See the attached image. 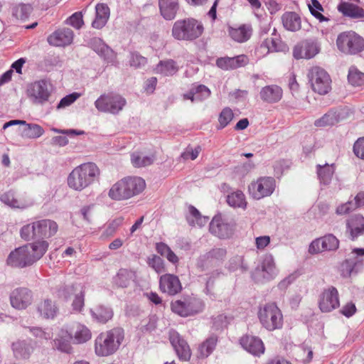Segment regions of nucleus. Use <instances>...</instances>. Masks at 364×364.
Wrapping results in <instances>:
<instances>
[{"label":"nucleus","mask_w":364,"mask_h":364,"mask_svg":"<svg viewBox=\"0 0 364 364\" xmlns=\"http://www.w3.org/2000/svg\"><path fill=\"white\" fill-rule=\"evenodd\" d=\"M355 311L356 308L355 304L353 303H348L343 307L341 313L346 317H350L355 314Z\"/></svg>","instance_id":"obj_64"},{"label":"nucleus","mask_w":364,"mask_h":364,"mask_svg":"<svg viewBox=\"0 0 364 364\" xmlns=\"http://www.w3.org/2000/svg\"><path fill=\"white\" fill-rule=\"evenodd\" d=\"M218 342V337L215 335L209 336L199 347L200 355L208 357L215 349Z\"/></svg>","instance_id":"obj_46"},{"label":"nucleus","mask_w":364,"mask_h":364,"mask_svg":"<svg viewBox=\"0 0 364 364\" xmlns=\"http://www.w3.org/2000/svg\"><path fill=\"white\" fill-rule=\"evenodd\" d=\"M154 160L153 155H146L142 152H134L131 155V161L134 167L141 168L151 165Z\"/></svg>","instance_id":"obj_45"},{"label":"nucleus","mask_w":364,"mask_h":364,"mask_svg":"<svg viewBox=\"0 0 364 364\" xmlns=\"http://www.w3.org/2000/svg\"><path fill=\"white\" fill-rule=\"evenodd\" d=\"M248 63V58L245 55H240L233 58L223 57L216 60L218 68L224 70H233L245 65Z\"/></svg>","instance_id":"obj_26"},{"label":"nucleus","mask_w":364,"mask_h":364,"mask_svg":"<svg viewBox=\"0 0 364 364\" xmlns=\"http://www.w3.org/2000/svg\"><path fill=\"white\" fill-rule=\"evenodd\" d=\"M58 230L56 222L50 219H41L24 225L20 229V237L25 241L39 238L44 240L54 236Z\"/></svg>","instance_id":"obj_4"},{"label":"nucleus","mask_w":364,"mask_h":364,"mask_svg":"<svg viewBox=\"0 0 364 364\" xmlns=\"http://www.w3.org/2000/svg\"><path fill=\"white\" fill-rule=\"evenodd\" d=\"M13 351L17 358H28L33 351V348L25 341H18L13 343Z\"/></svg>","instance_id":"obj_43"},{"label":"nucleus","mask_w":364,"mask_h":364,"mask_svg":"<svg viewBox=\"0 0 364 364\" xmlns=\"http://www.w3.org/2000/svg\"><path fill=\"white\" fill-rule=\"evenodd\" d=\"M201 150H202V149H201L200 146H197L194 149L188 147L185 150V151H183L181 154V157L184 160H188V159L195 160L198 156Z\"/></svg>","instance_id":"obj_56"},{"label":"nucleus","mask_w":364,"mask_h":364,"mask_svg":"<svg viewBox=\"0 0 364 364\" xmlns=\"http://www.w3.org/2000/svg\"><path fill=\"white\" fill-rule=\"evenodd\" d=\"M145 187V181L141 177H124L112 186L108 196L115 200H127L141 193Z\"/></svg>","instance_id":"obj_3"},{"label":"nucleus","mask_w":364,"mask_h":364,"mask_svg":"<svg viewBox=\"0 0 364 364\" xmlns=\"http://www.w3.org/2000/svg\"><path fill=\"white\" fill-rule=\"evenodd\" d=\"M304 58L310 59L314 57L318 52L319 49L316 43L314 42H304Z\"/></svg>","instance_id":"obj_52"},{"label":"nucleus","mask_w":364,"mask_h":364,"mask_svg":"<svg viewBox=\"0 0 364 364\" xmlns=\"http://www.w3.org/2000/svg\"><path fill=\"white\" fill-rule=\"evenodd\" d=\"M72 338L74 343L81 344L86 343L92 338L90 330L84 324L75 323L72 330Z\"/></svg>","instance_id":"obj_34"},{"label":"nucleus","mask_w":364,"mask_h":364,"mask_svg":"<svg viewBox=\"0 0 364 364\" xmlns=\"http://www.w3.org/2000/svg\"><path fill=\"white\" fill-rule=\"evenodd\" d=\"M272 52L269 38L265 39L255 50V54L258 58H262Z\"/></svg>","instance_id":"obj_59"},{"label":"nucleus","mask_w":364,"mask_h":364,"mask_svg":"<svg viewBox=\"0 0 364 364\" xmlns=\"http://www.w3.org/2000/svg\"><path fill=\"white\" fill-rule=\"evenodd\" d=\"M260 269L264 273H270L276 269L274 260L272 255H267L264 257Z\"/></svg>","instance_id":"obj_53"},{"label":"nucleus","mask_w":364,"mask_h":364,"mask_svg":"<svg viewBox=\"0 0 364 364\" xmlns=\"http://www.w3.org/2000/svg\"><path fill=\"white\" fill-rule=\"evenodd\" d=\"M340 121V114L333 110H331L321 118L314 122V125L318 127L332 126Z\"/></svg>","instance_id":"obj_44"},{"label":"nucleus","mask_w":364,"mask_h":364,"mask_svg":"<svg viewBox=\"0 0 364 364\" xmlns=\"http://www.w3.org/2000/svg\"><path fill=\"white\" fill-rule=\"evenodd\" d=\"M338 10L345 16L351 18H361L364 17V9L361 7L348 2H341L338 5Z\"/></svg>","instance_id":"obj_36"},{"label":"nucleus","mask_w":364,"mask_h":364,"mask_svg":"<svg viewBox=\"0 0 364 364\" xmlns=\"http://www.w3.org/2000/svg\"><path fill=\"white\" fill-rule=\"evenodd\" d=\"M159 9L161 14L166 20L175 18L178 10V0H159Z\"/></svg>","instance_id":"obj_37"},{"label":"nucleus","mask_w":364,"mask_h":364,"mask_svg":"<svg viewBox=\"0 0 364 364\" xmlns=\"http://www.w3.org/2000/svg\"><path fill=\"white\" fill-rule=\"evenodd\" d=\"M178 70L175 61L173 60H161L155 68L156 73L165 76L173 75Z\"/></svg>","instance_id":"obj_42"},{"label":"nucleus","mask_w":364,"mask_h":364,"mask_svg":"<svg viewBox=\"0 0 364 364\" xmlns=\"http://www.w3.org/2000/svg\"><path fill=\"white\" fill-rule=\"evenodd\" d=\"M37 311L43 318L53 319L58 314L59 308L55 301L45 299L38 304Z\"/></svg>","instance_id":"obj_27"},{"label":"nucleus","mask_w":364,"mask_h":364,"mask_svg":"<svg viewBox=\"0 0 364 364\" xmlns=\"http://www.w3.org/2000/svg\"><path fill=\"white\" fill-rule=\"evenodd\" d=\"M228 33L233 41L242 43L247 42L251 38L252 28L249 24L229 26L228 27Z\"/></svg>","instance_id":"obj_22"},{"label":"nucleus","mask_w":364,"mask_h":364,"mask_svg":"<svg viewBox=\"0 0 364 364\" xmlns=\"http://www.w3.org/2000/svg\"><path fill=\"white\" fill-rule=\"evenodd\" d=\"M146 63V59L136 53L130 55L129 65L132 67L140 68Z\"/></svg>","instance_id":"obj_58"},{"label":"nucleus","mask_w":364,"mask_h":364,"mask_svg":"<svg viewBox=\"0 0 364 364\" xmlns=\"http://www.w3.org/2000/svg\"><path fill=\"white\" fill-rule=\"evenodd\" d=\"M228 204L234 208L245 209L247 207V200L245 194L241 191H235L227 196Z\"/></svg>","instance_id":"obj_40"},{"label":"nucleus","mask_w":364,"mask_h":364,"mask_svg":"<svg viewBox=\"0 0 364 364\" xmlns=\"http://www.w3.org/2000/svg\"><path fill=\"white\" fill-rule=\"evenodd\" d=\"M32 10L33 8L30 4H21L13 9V15L17 19L25 21L29 17Z\"/></svg>","instance_id":"obj_50"},{"label":"nucleus","mask_w":364,"mask_h":364,"mask_svg":"<svg viewBox=\"0 0 364 364\" xmlns=\"http://www.w3.org/2000/svg\"><path fill=\"white\" fill-rule=\"evenodd\" d=\"M257 316L262 326L268 331H274L282 327V314L274 303L261 306L258 310Z\"/></svg>","instance_id":"obj_7"},{"label":"nucleus","mask_w":364,"mask_h":364,"mask_svg":"<svg viewBox=\"0 0 364 364\" xmlns=\"http://www.w3.org/2000/svg\"><path fill=\"white\" fill-rule=\"evenodd\" d=\"M74 33L70 28L58 29L48 37V42L53 46H65L73 41Z\"/></svg>","instance_id":"obj_25"},{"label":"nucleus","mask_w":364,"mask_h":364,"mask_svg":"<svg viewBox=\"0 0 364 364\" xmlns=\"http://www.w3.org/2000/svg\"><path fill=\"white\" fill-rule=\"evenodd\" d=\"M169 340L181 360H188L190 359L191 355L190 347L177 331H170Z\"/></svg>","instance_id":"obj_19"},{"label":"nucleus","mask_w":364,"mask_h":364,"mask_svg":"<svg viewBox=\"0 0 364 364\" xmlns=\"http://www.w3.org/2000/svg\"><path fill=\"white\" fill-rule=\"evenodd\" d=\"M72 335L68 330L61 328L54 339V346L61 352L70 353L71 350L70 341Z\"/></svg>","instance_id":"obj_35"},{"label":"nucleus","mask_w":364,"mask_h":364,"mask_svg":"<svg viewBox=\"0 0 364 364\" xmlns=\"http://www.w3.org/2000/svg\"><path fill=\"white\" fill-rule=\"evenodd\" d=\"M9 299L13 308L23 310L32 304L33 293L26 287L16 288L11 292Z\"/></svg>","instance_id":"obj_17"},{"label":"nucleus","mask_w":364,"mask_h":364,"mask_svg":"<svg viewBox=\"0 0 364 364\" xmlns=\"http://www.w3.org/2000/svg\"><path fill=\"white\" fill-rule=\"evenodd\" d=\"M123 221V217H118L110 221L107 224L103 235H105L106 237L112 236V235H114L117 228L122 225Z\"/></svg>","instance_id":"obj_51"},{"label":"nucleus","mask_w":364,"mask_h":364,"mask_svg":"<svg viewBox=\"0 0 364 364\" xmlns=\"http://www.w3.org/2000/svg\"><path fill=\"white\" fill-rule=\"evenodd\" d=\"M240 344L245 350L255 356H259L264 352V343L257 336H245L241 338Z\"/></svg>","instance_id":"obj_24"},{"label":"nucleus","mask_w":364,"mask_h":364,"mask_svg":"<svg viewBox=\"0 0 364 364\" xmlns=\"http://www.w3.org/2000/svg\"><path fill=\"white\" fill-rule=\"evenodd\" d=\"M282 90L275 85H267L262 87L259 92L262 100L267 103H276L282 97Z\"/></svg>","instance_id":"obj_28"},{"label":"nucleus","mask_w":364,"mask_h":364,"mask_svg":"<svg viewBox=\"0 0 364 364\" xmlns=\"http://www.w3.org/2000/svg\"><path fill=\"white\" fill-rule=\"evenodd\" d=\"M209 230L213 235L221 239L228 238L233 233L232 227L225 222L221 215H215L212 219Z\"/></svg>","instance_id":"obj_20"},{"label":"nucleus","mask_w":364,"mask_h":364,"mask_svg":"<svg viewBox=\"0 0 364 364\" xmlns=\"http://www.w3.org/2000/svg\"><path fill=\"white\" fill-rule=\"evenodd\" d=\"M282 22L284 28L289 31L296 32L301 28V17L296 12H285L282 16Z\"/></svg>","instance_id":"obj_30"},{"label":"nucleus","mask_w":364,"mask_h":364,"mask_svg":"<svg viewBox=\"0 0 364 364\" xmlns=\"http://www.w3.org/2000/svg\"><path fill=\"white\" fill-rule=\"evenodd\" d=\"M90 46L107 63H116L117 55L112 49L106 45L102 39L93 38L90 40Z\"/></svg>","instance_id":"obj_21"},{"label":"nucleus","mask_w":364,"mask_h":364,"mask_svg":"<svg viewBox=\"0 0 364 364\" xmlns=\"http://www.w3.org/2000/svg\"><path fill=\"white\" fill-rule=\"evenodd\" d=\"M95 18L92 26L97 29L103 28L109 18V8L105 4H97L95 6Z\"/></svg>","instance_id":"obj_33"},{"label":"nucleus","mask_w":364,"mask_h":364,"mask_svg":"<svg viewBox=\"0 0 364 364\" xmlns=\"http://www.w3.org/2000/svg\"><path fill=\"white\" fill-rule=\"evenodd\" d=\"M353 152L358 158L364 160V137L359 138L354 143Z\"/></svg>","instance_id":"obj_60"},{"label":"nucleus","mask_w":364,"mask_h":364,"mask_svg":"<svg viewBox=\"0 0 364 364\" xmlns=\"http://www.w3.org/2000/svg\"><path fill=\"white\" fill-rule=\"evenodd\" d=\"M228 269L231 272H246L247 265L245 262L243 256L236 255L232 257L229 261Z\"/></svg>","instance_id":"obj_48"},{"label":"nucleus","mask_w":364,"mask_h":364,"mask_svg":"<svg viewBox=\"0 0 364 364\" xmlns=\"http://www.w3.org/2000/svg\"><path fill=\"white\" fill-rule=\"evenodd\" d=\"M317 175L319 181L321 184L326 186L328 185L332 179L333 175L335 172V167L333 164L324 165H317Z\"/></svg>","instance_id":"obj_39"},{"label":"nucleus","mask_w":364,"mask_h":364,"mask_svg":"<svg viewBox=\"0 0 364 364\" xmlns=\"http://www.w3.org/2000/svg\"><path fill=\"white\" fill-rule=\"evenodd\" d=\"M148 263L156 272H160L161 270L163 261L161 257L156 255H152L151 257L149 258Z\"/></svg>","instance_id":"obj_62"},{"label":"nucleus","mask_w":364,"mask_h":364,"mask_svg":"<svg viewBox=\"0 0 364 364\" xmlns=\"http://www.w3.org/2000/svg\"><path fill=\"white\" fill-rule=\"evenodd\" d=\"M85 289L82 283L65 285L59 291V296L65 300L73 299L72 309L75 312H81L85 306Z\"/></svg>","instance_id":"obj_13"},{"label":"nucleus","mask_w":364,"mask_h":364,"mask_svg":"<svg viewBox=\"0 0 364 364\" xmlns=\"http://www.w3.org/2000/svg\"><path fill=\"white\" fill-rule=\"evenodd\" d=\"M339 240L333 234H327L314 240L309 245L308 252L316 255L325 252H333L339 247Z\"/></svg>","instance_id":"obj_16"},{"label":"nucleus","mask_w":364,"mask_h":364,"mask_svg":"<svg viewBox=\"0 0 364 364\" xmlns=\"http://www.w3.org/2000/svg\"><path fill=\"white\" fill-rule=\"evenodd\" d=\"M124 339V331L114 328L101 333L95 339V350L99 356H108L115 353Z\"/></svg>","instance_id":"obj_5"},{"label":"nucleus","mask_w":364,"mask_h":364,"mask_svg":"<svg viewBox=\"0 0 364 364\" xmlns=\"http://www.w3.org/2000/svg\"><path fill=\"white\" fill-rule=\"evenodd\" d=\"M48 247L49 242L47 240H36L15 248L8 255L6 264L17 268L30 267L43 257Z\"/></svg>","instance_id":"obj_1"},{"label":"nucleus","mask_w":364,"mask_h":364,"mask_svg":"<svg viewBox=\"0 0 364 364\" xmlns=\"http://www.w3.org/2000/svg\"><path fill=\"white\" fill-rule=\"evenodd\" d=\"M269 243L270 237L267 235L259 236L255 239L256 247L259 250L264 249Z\"/></svg>","instance_id":"obj_63"},{"label":"nucleus","mask_w":364,"mask_h":364,"mask_svg":"<svg viewBox=\"0 0 364 364\" xmlns=\"http://www.w3.org/2000/svg\"><path fill=\"white\" fill-rule=\"evenodd\" d=\"M204 308L203 301L195 295H187L171 303V310L178 315L188 317L198 314Z\"/></svg>","instance_id":"obj_9"},{"label":"nucleus","mask_w":364,"mask_h":364,"mask_svg":"<svg viewBox=\"0 0 364 364\" xmlns=\"http://www.w3.org/2000/svg\"><path fill=\"white\" fill-rule=\"evenodd\" d=\"M0 201L12 209H26L33 205V199L27 193L8 191L0 195Z\"/></svg>","instance_id":"obj_15"},{"label":"nucleus","mask_w":364,"mask_h":364,"mask_svg":"<svg viewBox=\"0 0 364 364\" xmlns=\"http://www.w3.org/2000/svg\"><path fill=\"white\" fill-rule=\"evenodd\" d=\"M21 136L23 138L35 139L41 137L45 132L43 128L37 124L27 123L23 124Z\"/></svg>","instance_id":"obj_41"},{"label":"nucleus","mask_w":364,"mask_h":364,"mask_svg":"<svg viewBox=\"0 0 364 364\" xmlns=\"http://www.w3.org/2000/svg\"><path fill=\"white\" fill-rule=\"evenodd\" d=\"M90 314L93 321L100 323H107L113 316L112 309L109 306L103 305H99L90 309Z\"/></svg>","instance_id":"obj_32"},{"label":"nucleus","mask_w":364,"mask_h":364,"mask_svg":"<svg viewBox=\"0 0 364 364\" xmlns=\"http://www.w3.org/2000/svg\"><path fill=\"white\" fill-rule=\"evenodd\" d=\"M188 223L191 226L203 227L208 223L209 218L202 216L200 212L193 205L188 207V212L186 215Z\"/></svg>","instance_id":"obj_38"},{"label":"nucleus","mask_w":364,"mask_h":364,"mask_svg":"<svg viewBox=\"0 0 364 364\" xmlns=\"http://www.w3.org/2000/svg\"><path fill=\"white\" fill-rule=\"evenodd\" d=\"M32 335L40 340H50L53 337V333L50 331L43 330L39 327H32L29 328Z\"/></svg>","instance_id":"obj_54"},{"label":"nucleus","mask_w":364,"mask_h":364,"mask_svg":"<svg viewBox=\"0 0 364 364\" xmlns=\"http://www.w3.org/2000/svg\"><path fill=\"white\" fill-rule=\"evenodd\" d=\"M67 23L72 26L73 27L80 29L84 22L82 19V14L81 12H75L74 13L68 20Z\"/></svg>","instance_id":"obj_57"},{"label":"nucleus","mask_w":364,"mask_h":364,"mask_svg":"<svg viewBox=\"0 0 364 364\" xmlns=\"http://www.w3.org/2000/svg\"><path fill=\"white\" fill-rule=\"evenodd\" d=\"M80 94L77 92H73L66 95L60 100V102L57 105V109H60L70 106L75 101H76L80 97Z\"/></svg>","instance_id":"obj_55"},{"label":"nucleus","mask_w":364,"mask_h":364,"mask_svg":"<svg viewBox=\"0 0 364 364\" xmlns=\"http://www.w3.org/2000/svg\"><path fill=\"white\" fill-rule=\"evenodd\" d=\"M126 105L124 97L113 92L102 94L95 102V107L99 112L112 114H119Z\"/></svg>","instance_id":"obj_10"},{"label":"nucleus","mask_w":364,"mask_h":364,"mask_svg":"<svg viewBox=\"0 0 364 364\" xmlns=\"http://www.w3.org/2000/svg\"><path fill=\"white\" fill-rule=\"evenodd\" d=\"M355 209V205L352 201H348L338 205L336 210L337 215H346Z\"/></svg>","instance_id":"obj_61"},{"label":"nucleus","mask_w":364,"mask_h":364,"mask_svg":"<svg viewBox=\"0 0 364 364\" xmlns=\"http://www.w3.org/2000/svg\"><path fill=\"white\" fill-rule=\"evenodd\" d=\"M210 95V90L203 85H193L191 90L183 95L185 100H191L193 102H200L208 99Z\"/></svg>","instance_id":"obj_31"},{"label":"nucleus","mask_w":364,"mask_h":364,"mask_svg":"<svg viewBox=\"0 0 364 364\" xmlns=\"http://www.w3.org/2000/svg\"><path fill=\"white\" fill-rule=\"evenodd\" d=\"M347 231L352 240L364 234V218L360 215L351 217L347 222Z\"/></svg>","instance_id":"obj_29"},{"label":"nucleus","mask_w":364,"mask_h":364,"mask_svg":"<svg viewBox=\"0 0 364 364\" xmlns=\"http://www.w3.org/2000/svg\"><path fill=\"white\" fill-rule=\"evenodd\" d=\"M203 23L193 18L176 21L172 28L173 37L178 41H193L203 33Z\"/></svg>","instance_id":"obj_6"},{"label":"nucleus","mask_w":364,"mask_h":364,"mask_svg":"<svg viewBox=\"0 0 364 364\" xmlns=\"http://www.w3.org/2000/svg\"><path fill=\"white\" fill-rule=\"evenodd\" d=\"M100 175L98 166L92 162L76 166L68 175L67 183L69 188L82 191L96 181Z\"/></svg>","instance_id":"obj_2"},{"label":"nucleus","mask_w":364,"mask_h":364,"mask_svg":"<svg viewBox=\"0 0 364 364\" xmlns=\"http://www.w3.org/2000/svg\"><path fill=\"white\" fill-rule=\"evenodd\" d=\"M338 48L346 54H356L364 49V39L353 31L338 35L336 40Z\"/></svg>","instance_id":"obj_14"},{"label":"nucleus","mask_w":364,"mask_h":364,"mask_svg":"<svg viewBox=\"0 0 364 364\" xmlns=\"http://www.w3.org/2000/svg\"><path fill=\"white\" fill-rule=\"evenodd\" d=\"M308 78L312 90L321 95L328 94L331 90V79L323 68L316 66L308 73Z\"/></svg>","instance_id":"obj_11"},{"label":"nucleus","mask_w":364,"mask_h":364,"mask_svg":"<svg viewBox=\"0 0 364 364\" xmlns=\"http://www.w3.org/2000/svg\"><path fill=\"white\" fill-rule=\"evenodd\" d=\"M348 80L353 86H361L364 85V73L351 66L348 70Z\"/></svg>","instance_id":"obj_47"},{"label":"nucleus","mask_w":364,"mask_h":364,"mask_svg":"<svg viewBox=\"0 0 364 364\" xmlns=\"http://www.w3.org/2000/svg\"><path fill=\"white\" fill-rule=\"evenodd\" d=\"M26 94L33 104L43 105L48 102L51 97V84L45 80L35 81L28 85Z\"/></svg>","instance_id":"obj_12"},{"label":"nucleus","mask_w":364,"mask_h":364,"mask_svg":"<svg viewBox=\"0 0 364 364\" xmlns=\"http://www.w3.org/2000/svg\"><path fill=\"white\" fill-rule=\"evenodd\" d=\"M340 305L337 289L331 287L325 289L320 296L319 309L322 312H331Z\"/></svg>","instance_id":"obj_18"},{"label":"nucleus","mask_w":364,"mask_h":364,"mask_svg":"<svg viewBox=\"0 0 364 364\" xmlns=\"http://www.w3.org/2000/svg\"><path fill=\"white\" fill-rule=\"evenodd\" d=\"M159 287L161 290L169 295H174L181 291L182 289L181 283L176 274H162Z\"/></svg>","instance_id":"obj_23"},{"label":"nucleus","mask_w":364,"mask_h":364,"mask_svg":"<svg viewBox=\"0 0 364 364\" xmlns=\"http://www.w3.org/2000/svg\"><path fill=\"white\" fill-rule=\"evenodd\" d=\"M234 114L230 107H225L222 109L218 116V129H223L226 127L233 119Z\"/></svg>","instance_id":"obj_49"},{"label":"nucleus","mask_w":364,"mask_h":364,"mask_svg":"<svg viewBox=\"0 0 364 364\" xmlns=\"http://www.w3.org/2000/svg\"><path fill=\"white\" fill-rule=\"evenodd\" d=\"M277 187V182L272 176H259L252 180L247 187L250 196L254 200H261L271 196Z\"/></svg>","instance_id":"obj_8"}]
</instances>
